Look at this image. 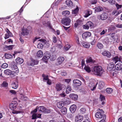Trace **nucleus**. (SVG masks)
<instances>
[{
    "label": "nucleus",
    "mask_w": 122,
    "mask_h": 122,
    "mask_svg": "<svg viewBox=\"0 0 122 122\" xmlns=\"http://www.w3.org/2000/svg\"><path fill=\"white\" fill-rule=\"evenodd\" d=\"M115 68L117 70H121L122 68V64L119 63H118L115 66Z\"/></svg>",
    "instance_id": "22"
},
{
    "label": "nucleus",
    "mask_w": 122,
    "mask_h": 122,
    "mask_svg": "<svg viewBox=\"0 0 122 122\" xmlns=\"http://www.w3.org/2000/svg\"><path fill=\"white\" fill-rule=\"evenodd\" d=\"M97 2V0H92L91 2L92 4H96Z\"/></svg>",
    "instance_id": "59"
},
{
    "label": "nucleus",
    "mask_w": 122,
    "mask_h": 122,
    "mask_svg": "<svg viewBox=\"0 0 122 122\" xmlns=\"http://www.w3.org/2000/svg\"><path fill=\"white\" fill-rule=\"evenodd\" d=\"M69 97L71 99L73 100L76 101L77 99V95L74 93L70 94L69 95Z\"/></svg>",
    "instance_id": "13"
},
{
    "label": "nucleus",
    "mask_w": 122,
    "mask_h": 122,
    "mask_svg": "<svg viewBox=\"0 0 122 122\" xmlns=\"http://www.w3.org/2000/svg\"><path fill=\"white\" fill-rule=\"evenodd\" d=\"M50 56V55L49 54H45V55L43 57L42 59L44 60H46L47 61L49 58Z\"/></svg>",
    "instance_id": "32"
},
{
    "label": "nucleus",
    "mask_w": 122,
    "mask_h": 122,
    "mask_svg": "<svg viewBox=\"0 0 122 122\" xmlns=\"http://www.w3.org/2000/svg\"><path fill=\"white\" fill-rule=\"evenodd\" d=\"M22 112L20 111H17L15 110H13L12 112V113L14 114H17L18 113H20Z\"/></svg>",
    "instance_id": "55"
},
{
    "label": "nucleus",
    "mask_w": 122,
    "mask_h": 122,
    "mask_svg": "<svg viewBox=\"0 0 122 122\" xmlns=\"http://www.w3.org/2000/svg\"><path fill=\"white\" fill-rule=\"evenodd\" d=\"M71 90V86H68L66 88V93L67 94L69 93Z\"/></svg>",
    "instance_id": "41"
},
{
    "label": "nucleus",
    "mask_w": 122,
    "mask_h": 122,
    "mask_svg": "<svg viewBox=\"0 0 122 122\" xmlns=\"http://www.w3.org/2000/svg\"><path fill=\"white\" fill-rule=\"evenodd\" d=\"M83 119V116L79 114L76 116L75 118V121L76 122H80Z\"/></svg>",
    "instance_id": "9"
},
{
    "label": "nucleus",
    "mask_w": 122,
    "mask_h": 122,
    "mask_svg": "<svg viewBox=\"0 0 122 122\" xmlns=\"http://www.w3.org/2000/svg\"><path fill=\"white\" fill-rule=\"evenodd\" d=\"M116 6L117 8V9L118 10L121 8L122 7V5H120L117 4H116Z\"/></svg>",
    "instance_id": "58"
},
{
    "label": "nucleus",
    "mask_w": 122,
    "mask_h": 122,
    "mask_svg": "<svg viewBox=\"0 0 122 122\" xmlns=\"http://www.w3.org/2000/svg\"><path fill=\"white\" fill-rule=\"evenodd\" d=\"M47 81V84L49 85H51V80L49 79Z\"/></svg>",
    "instance_id": "64"
},
{
    "label": "nucleus",
    "mask_w": 122,
    "mask_h": 122,
    "mask_svg": "<svg viewBox=\"0 0 122 122\" xmlns=\"http://www.w3.org/2000/svg\"><path fill=\"white\" fill-rule=\"evenodd\" d=\"M33 63L34 64V65H37L39 63V61L34 60H33Z\"/></svg>",
    "instance_id": "61"
},
{
    "label": "nucleus",
    "mask_w": 122,
    "mask_h": 122,
    "mask_svg": "<svg viewBox=\"0 0 122 122\" xmlns=\"http://www.w3.org/2000/svg\"><path fill=\"white\" fill-rule=\"evenodd\" d=\"M12 87L14 89H16L18 87V83L17 82H14L12 83Z\"/></svg>",
    "instance_id": "30"
},
{
    "label": "nucleus",
    "mask_w": 122,
    "mask_h": 122,
    "mask_svg": "<svg viewBox=\"0 0 122 122\" xmlns=\"http://www.w3.org/2000/svg\"><path fill=\"white\" fill-rule=\"evenodd\" d=\"M8 64L6 63H4L2 64V67L4 68H5L8 66Z\"/></svg>",
    "instance_id": "51"
},
{
    "label": "nucleus",
    "mask_w": 122,
    "mask_h": 122,
    "mask_svg": "<svg viewBox=\"0 0 122 122\" xmlns=\"http://www.w3.org/2000/svg\"><path fill=\"white\" fill-rule=\"evenodd\" d=\"M64 105L63 102H60L57 103V106L58 108H61L63 107Z\"/></svg>",
    "instance_id": "25"
},
{
    "label": "nucleus",
    "mask_w": 122,
    "mask_h": 122,
    "mask_svg": "<svg viewBox=\"0 0 122 122\" xmlns=\"http://www.w3.org/2000/svg\"><path fill=\"white\" fill-rule=\"evenodd\" d=\"M62 15L65 16H67L70 14V12L67 10L63 11L62 12Z\"/></svg>",
    "instance_id": "38"
},
{
    "label": "nucleus",
    "mask_w": 122,
    "mask_h": 122,
    "mask_svg": "<svg viewBox=\"0 0 122 122\" xmlns=\"http://www.w3.org/2000/svg\"><path fill=\"white\" fill-rule=\"evenodd\" d=\"M97 46L98 48L100 49H102L103 47V45L102 44L99 42L98 43L97 45Z\"/></svg>",
    "instance_id": "42"
},
{
    "label": "nucleus",
    "mask_w": 122,
    "mask_h": 122,
    "mask_svg": "<svg viewBox=\"0 0 122 122\" xmlns=\"http://www.w3.org/2000/svg\"><path fill=\"white\" fill-rule=\"evenodd\" d=\"M118 61H119V57L118 56H116L113 57L111 60V61L115 64Z\"/></svg>",
    "instance_id": "20"
},
{
    "label": "nucleus",
    "mask_w": 122,
    "mask_h": 122,
    "mask_svg": "<svg viewBox=\"0 0 122 122\" xmlns=\"http://www.w3.org/2000/svg\"><path fill=\"white\" fill-rule=\"evenodd\" d=\"M27 65L28 66H34V64L33 63V60H32L31 61H29L27 63Z\"/></svg>",
    "instance_id": "46"
},
{
    "label": "nucleus",
    "mask_w": 122,
    "mask_h": 122,
    "mask_svg": "<svg viewBox=\"0 0 122 122\" xmlns=\"http://www.w3.org/2000/svg\"><path fill=\"white\" fill-rule=\"evenodd\" d=\"M83 27L84 29H88L89 28L87 24L84 25Z\"/></svg>",
    "instance_id": "62"
},
{
    "label": "nucleus",
    "mask_w": 122,
    "mask_h": 122,
    "mask_svg": "<svg viewBox=\"0 0 122 122\" xmlns=\"http://www.w3.org/2000/svg\"><path fill=\"white\" fill-rule=\"evenodd\" d=\"M86 61L87 64L94 63L96 62V61L93 59L92 57H89L87 58L86 59Z\"/></svg>",
    "instance_id": "11"
},
{
    "label": "nucleus",
    "mask_w": 122,
    "mask_h": 122,
    "mask_svg": "<svg viewBox=\"0 0 122 122\" xmlns=\"http://www.w3.org/2000/svg\"><path fill=\"white\" fill-rule=\"evenodd\" d=\"M105 85V83L102 81H100L99 83V88L100 89L102 88Z\"/></svg>",
    "instance_id": "26"
},
{
    "label": "nucleus",
    "mask_w": 122,
    "mask_h": 122,
    "mask_svg": "<svg viewBox=\"0 0 122 122\" xmlns=\"http://www.w3.org/2000/svg\"><path fill=\"white\" fill-rule=\"evenodd\" d=\"M18 105V103L16 101H12L10 104L9 107L12 110L15 109Z\"/></svg>",
    "instance_id": "5"
},
{
    "label": "nucleus",
    "mask_w": 122,
    "mask_h": 122,
    "mask_svg": "<svg viewBox=\"0 0 122 122\" xmlns=\"http://www.w3.org/2000/svg\"><path fill=\"white\" fill-rule=\"evenodd\" d=\"M23 59L20 57H18L15 60V61L17 64H20L24 62Z\"/></svg>",
    "instance_id": "21"
},
{
    "label": "nucleus",
    "mask_w": 122,
    "mask_h": 122,
    "mask_svg": "<svg viewBox=\"0 0 122 122\" xmlns=\"http://www.w3.org/2000/svg\"><path fill=\"white\" fill-rule=\"evenodd\" d=\"M76 42L79 45L80 44V43L79 38L78 37V36H77L76 38Z\"/></svg>",
    "instance_id": "60"
},
{
    "label": "nucleus",
    "mask_w": 122,
    "mask_h": 122,
    "mask_svg": "<svg viewBox=\"0 0 122 122\" xmlns=\"http://www.w3.org/2000/svg\"><path fill=\"white\" fill-rule=\"evenodd\" d=\"M107 92L111 94L112 93L113 91V89L111 88H107L106 90Z\"/></svg>",
    "instance_id": "40"
},
{
    "label": "nucleus",
    "mask_w": 122,
    "mask_h": 122,
    "mask_svg": "<svg viewBox=\"0 0 122 122\" xmlns=\"http://www.w3.org/2000/svg\"><path fill=\"white\" fill-rule=\"evenodd\" d=\"M82 44L83 47L86 48H89L90 46L89 43L84 41L82 42Z\"/></svg>",
    "instance_id": "23"
},
{
    "label": "nucleus",
    "mask_w": 122,
    "mask_h": 122,
    "mask_svg": "<svg viewBox=\"0 0 122 122\" xmlns=\"http://www.w3.org/2000/svg\"><path fill=\"white\" fill-rule=\"evenodd\" d=\"M66 3L67 5L68 6H71L72 5L73 3L71 0H66Z\"/></svg>",
    "instance_id": "35"
},
{
    "label": "nucleus",
    "mask_w": 122,
    "mask_h": 122,
    "mask_svg": "<svg viewBox=\"0 0 122 122\" xmlns=\"http://www.w3.org/2000/svg\"><path fill=\"white\" fill-rule=\"evenodd\" d=\"M78 11L79 9L78 7H77L76 9L72 11V13L74 14H76L78 13Z\"/></svg>",
    "instance_id": "47"
},
{
    "label": "nucleus",
    "mask_w": 122,
    "mask_h": 122,
    "mask_svg": "<svg viewBox=\"0 0 122 122\" xmlns=\"http://www.w3.org/2000/svg\"><path fill=\"white\" fill-rule=\"evenodd\" d=\"M71 101L70 100H66L63 102V103L64 105H68L71 103Z\"/></svg>",
    "instance_id": "48"
},
{
    "label": "nucleus",
    "mask_w": 122,
    "mask_h": 122,
    "mask_svg": "<svg viewBox=\"0 0 122 122\" xmlns=\"http://www.w3.org/2000/svg\"><path fill=\"white\" fill-rule=\"evenodd\" d=\"M5 56L6 59H9L12 57V56L10 54L5 53Z\"/></svg>",
    "instance_id": "39"
},
{
    "label": "nucleus",
    "mask_w": 122,
    "mask_h": 122,
    "mask_svg": "<svg viewBox=\"0 0 122 122\" xmlns=\"http://www.w3.org/2000/svg\"><path fill=\"white\" fill-rule=\"evenodd\" d=\"M55 88L56 91L59 92L62 89V86L60 83H57L56 85Z\"/></svg>",
    "instance_id": "16"
},
{
    "label": "nucleus",
    "mask_w": 122,
    "mask_h": 122,
    "mask_svg": "<svg viewBox=\"0 0 122 122\" xmlns=\"http://www.w3.org/2000/svg\"><path fill=\"white\" fill-rule=\"evenodd\" d=\"M86 24L89 27H92L93 25L92 23L90 21L86 23Z\"/></svg>",
    "instance_id": "50"
},
{
    "label": "nucleus",
    "mask_w": 122,
    "mask_h": 122,
    "mask_svg": "<svg viewBox=\"0 0 122 122\" xmlns=\"http://www.w3.org/2000/svg\"><path fill=\"white\" fill-rule=\"evenodd\" d=\"M103 10V9L101 6H98L96 8V10L97 12H99L102 11Z\"/></svg>",
    "instance_id": "43"
},
{
    "label": "nucleus",
    "mask_w": 122,
    "mask_h": 122,
    "mask_svg": "<svg viewBox=\"0 0 122 122\" xmlns=\"http://www.w3.org/2000/svg\"><path fill=\"white\" fill-rule=\"evenodd\" d=\"M64 60V58L60 56L58 57L57 60V62L56 64L58 65L61 64Z\"/></svg>",
    "instance_id": "10"
},
{
    "label": "nucleus",
    "mask_w": 122,
    "mask_h": 122,
    "mask_svg": "<svg viewBox=\"0 0 122 122\" xmlns=\"http://www.w3.org/2000/svg\"><path fill=\"white\" fill-rule=\"evenodd\" d=\"M92 14V11L91 10H87L86 12L84 15V17H87Z\"/></svg>",
    "instance_id": "31"
},
{
    "label": "nucleus",
    "mask_w": 122,
    "mask_h": 122,
    "mask_svg": "<svg viewBox=\"0 0 122 122\" xmlns=\"http://www.w3.org/2000/svg\"><path fill=\"white\" fill-rule=\"evenodd\" d=\"M71 21V19L69 18L62 19L61 20V23L63 25L66 26L70 25Z\"/></svg>",
    "instance_id": "4"
},
{
    "label": "nucleus",
    "mask_w": 122,
    "mask_h": 122,
    "mask_svg": "<svg viewBox=\"0 0 122 122\" xmlns=\"http://www.w3.org/2000/svg\"><path fill=\"white\" fill-rule=\"evenodd\" d=\"M97 83L96 85H95V84L94 83H90L89 86L90 87V90L92 91L94 90L96 88V86L97 84Z\"/></svg>",
    "instance_id": "18"
},
{
    "label": "nucleus",
    "mask_w": 122,
    "mask_h": 122,
    "mask_svg": "<svg viewBox=\"0 0 122 122\" xmlns=\"http://www.w3.org/2000/svg\"><path fill=\"white\" fill-rule=\"evenodd\" d=\"M21 30L22 31L21 33V34L24 36L27 35L29 34L28 30L26 29H25L23 28Z\"/></svg>",
    "instance_id": "17"
},
{
    "label": "nucleus",
    "mask_w": 122,
    "mask_h": 122,
    "mask_svg": "<svg viewBox=\"0 0 122 122\" xmlns=\"http://www.w3.org/2000/svg\"><path fill=\"white\" fill-rule=\"evenodd\" d=\"M10 35L9 34H5V36L4 37V38L5 39H6L7 38H8L9 37V36H10Z\"/></svg>",
    "instance_id": "57"
},
{
    "label": "nucleus",
    "mask_w": 122,
    "mask_h": 122,
    "mask_svg": "<svg viewBox=\"0 0 122 122\" xmlns=\"http://www.w3.org/2000/svg\"><path fill=\"white\" fill-rule=\"evenodd\" d=\"M92 71L98 76H101L103 72L102 67L99 66H95L92 69Z\"/></svg>",
    "instance_id": "1"
},
{
    "label": "nucleus",
    "mask_w": 122,
    "mask_h": 122,
    "mask_svg": "<svg viewBox=\"0 0 122 122\" xmlns=\"http://www.w3.org/2000/svg\"><path fill=\"white\" fill-rule=\"evenodd\" d=\"M107 18V15L105 13H104L101 15H98L97 16L98 19L102 20H106Z\"/></svg>",
    "instance_id": "7"
},
{
    "label": "nucleus",
    "mask_w": 122,
    "mask_h": 122,
    "mask_svg": "<svg viewBox=\"0 0 122 122\" xmlns=\"http://www.w3.org/2000/svg\"><path fill=\"white\" fill-rule=\"evenodd\" d=\"M41 42L39 43L37 45V48L40 49H42L43 47L44 44L45 43L46 41L43 39H41L38 40Z\"/></svg>",
    "instance_id": "6"
},
{
    "label": "nucleus",
    "mask_w": 122,
    "mask_h": 122,
    "mask_svg": "<svg viewBox=\"0 0 122 122\" xmlns=\"http://www.w3.org/2000/svg\"><path fill=\"white\" fill-rule=\"evenodd\" d=\"M61 113L63 114H66L67 112V109L66 108L64 107L61 110Z\"/></svg>",
    "instance_id": "37"
},
{
    "label": "nucleus",
    "mask_w": 122,
    "mask_h": 122,
    "mask_svg": "<svg viewBox=\"0 0 122 122\" xmlns=\"http://www.w3.org/2000/svg\"><path fill=\"white\" fill-rule=\"evenodd\" d=\"M86 111V110L85 108H81L80 110V112L81 113V114H84L85 113Z\"/></svg>",
    "instance_id": "44"
},
{
    "label": "nucleus",
    "mask_w": 122,
    "mask_h": 122,
    "mask_svg": "<svg viewBox=\"0 0 122 122\" xmlns=\"http://www.w3.org/2000/svg\"><path fill=\"white\" fill-rule=\"evenodd\" d=\"M91 33L90 32H86L83 33L82 35V37L83 38H86L90 36Z\"/></svg>",
    "instance_id": "14"
},
{
    "label": "nucleus",
    "mask_w": 122,
    "mask_h": 122,
    "mask_svg": "<svg viewBox=\"0 0 122 122\" xmlns=\"http://www.w3.org/2000/svg\"><path fill=\"white\" fill-rule=\"evenodd\" d=\"M38 110L39 112H44L46 110V108L43 106H40L38 107Z\"/></svg>",
    "instance_id": "24"
},
{
    "label": "nucleus",
    "mask_w": 122,
    "mask_h": 122,
    "mask_svg": "<svg viewBox=\"0 0 122 122\" xmlns=\"http://www.w3.org/2000/svg\"><path fill=\"white\" fill-rule=\"evenodd\" d=\"M21 98L23 101H26L28 99V98L25 96H21Z\"/></svg>",
    "instance_id": "53"
},
{
    "label": "nucleus",
    "mask_w": 122,
    "mask_h": 122,
    "mask_svg": "<svg viewBox=\"0 0 122 122\" xmlns=\"http://www.w3.org/2000/svg\"><path fill=\"white\" fill-rule=\"evenodd\" d=\"M102 54L104 56H106L108 58L110 57L111 56V53L107 51H104L102 52Z\"/></svg>",
    "instance_id": "15"
},
{
    "label": "nucleus",
    "mask_w": 122,
    "mask_h": 122,
    "mask_svg": "<svg viewBox=\"0 0 122 122\" xmlns=\"http://www.w3.org/2000/svg\"><path fill=\"white\" fill-rule=\"evenodd\" d=\"M97 110L98 112H97L95 114V116L96 118L99 119H106V115L103 114L104 112L103 110L98 108Z\"/></svg>",
    "instance_id": "2"
},
{
    "label": "nucleus",
    "mask_w": 122,
    "mask_h": 122,
    "mask_svg": "<svg viewBox=\"0 0 122 122\" xmlns=\"http://www.w3.org/2000/svg\"><path fill=\"white\" fill-rule=\"evenodd\" d=\"M32 119H36L37 117V114L35 113H34L32 115Z\"/></svg>",
    "instance_id": "52"
},
{
    "label": "nucleus",
    "mask_w": 122,
    "mask_h": 122,
    "mask_svg": "<svg viewBox=\"0 0 122 122\" xmlns=\"http://www.w3.org/2000/svg\"><path fill=\"white\" fill-rule=\"evenodd\" d=\"M42 76L43 78V80L44 81H47L49 79L48 78L49 76L48 75L46 76L45 75L43 74L42 75Z\"/></svg>",
    "instance_id": "45"
},
{
    "label": "nucleus",
    "mask_w": 122,
    "mask_h": 122,
    "mask_svg": "<svg viewBox=\"0 0 122 122\" xmlns=\"http://www.w3.org/2000/svg\"><path fill=\"white\" fill-rule=\"evenodd\" d=\"M8 84L6 81H4L2 84H1V86L3 87H6L8 86Z\"/></svg>",
    "instance_id": "49"
},
{
    "label": "nucleus",
    "mask_w": 122,
    "mask_h": 122,
    "mask_svg": "<svg viewBox=\"0 0 122 122\" xmlns=\"http://www.w3.org/2000/svg\"><path fill=\"white\" fill-rule=\"evenodd\" d=\"M76 108V106L75 105H73L71 106L70 108V110L71 112L73 113L75 112Z\"/></svg>",
    "instance_id": "19"
},
{
    "label": "nucleus",
    "mask_w": 122,
    "mask_h": 122,
    "mask_svg": "<svg viewBox=\"0 0 122 122\" xmlns=\"http://www.w3.org/2000/svg\"><path fill=\"white\" fill-rule=\"evenodd\" d=\"M100 99L101 101H102V104L103 105L105 103V102L104 100L105 99V97L102 95H100Z\"/></svg>",
    "instance_id": "27"
},
{
    "label": "nucleus",
    "mask_w": 122,
    "mask_h": 122,
    "mask_svg": "<svg viewBox=\"0 0 122 122\" xmlns=\"http://www.w3.org/2000/svg\"><path fill=\"white\" fill-rule=\"evenodd\" d=\"M84 69L88 72H90L91 71V68L88 66L85 65Z\"/></svg>",
    "instance_id": "33"
},
{
    "label": "nucleus",
    "mask_w": 122,
    "mask_h": 122,
    "mask_svg": "<svg viewBox=\"0 0 122 122\" xmlns=\"http://www.w3.org/2000/svg\"><path fill=\"white\" fill-rule=\"evenodd\" d=\"M4 72L6 75H10L12 74V72L11 70L8 69L5 70Z\"/></svg>",
    "instance_id": "29"
},
{
    "label": "nucleus",
    "mask_w": 122,
    "mask_h": 122,
    "mask_svg": "<svg viewBox=\"0 0 122 122\" xmlns=\"http://www.w3.org/2000/svg\"><path fill=\"white\" fill-rule=\"evenodd\" d=\"M63 81H65V82L66 83L68 84L71 81V79H64Z\"/></svg>",
    "instance_id": "54"
},
{
    "label": "nucleus",
    "mask_w": 122,
    "mask_h": 122,
    "mask_svg": "<svg viewBox=\"0 0 122 122\" xmlns=\"http://www.w3.org/2000/svg\"><path fill=\"white\" fill-rule=\"evenodd\" d=\"M73 83L74 86L75 87H77L80 86L81 84V82L78 79L74 80L73 81Z\"/></svg>",
    "instance_id": "8"
},
{
    "label": "nucleus",
    "mask_w": 122,
    "mask_h": 122,
    "mask_svg": "<svg viewBox=\"0 0 122 122\" xmlns=\"http://www.w3.org/2000/svg\"><path fill=\"white\" fill-rule=\"evenodd\" d=\"M11 69L13 70V72L15 73H17L19 72V69L17 66L14 62L12 63L10 65Z\"/></svg>",
    "instance_id": "3"
},
{
    "label": "nucleus",
    "mask_w": 122,
    "mask_h": 122,
    "mask_svg": "<svg viewBox=\"0 0 122 122\" xmlns=\"http://www.w3.org/2000/svg\"><path fill=\"white\" fill-rule=\"evenodd\" d=\"M108 2L112 5L114 4L115 2L114 0H108Z\"/></svg>",
    "instance_id": "56"
},
{
    "label": "nucleus",
    "mask_w": 122,
    "mask_h": 122,
    "mask_svg": "<svg viewBox=\"0 0 122 122\" xmlns=\"http://www.w3.org/2000/svg\"><path fill=\"white\" fill-rule=\"evenodd\" d=\"M43 55V52L41 50L39 51L37 53V56L38 57H41Z\"/></svg>",
    "instance_id": "28"
},
{
    "label": "nucleus",
    "mask_w": 122,
    "mask_h": 122,
    "mask_svg": "<svg viewBox=\"0 0 122 122\" xmlns=\"http://www.w3.org/2000/svg\"><path fill=\"white\" fill-rule=\"evenodd\" d=\"M6 48L10 50L12 49V45H10L9 46H6Z\"/></svg>",
    "instance_id": "63"
},
{
    "label": "nucleus",
    "mask_w": 122,
    "mask_h": 122,
    "mask_svg": "<svg viewBox=\"0 0 122 122\" xmlns=\"http://www.w3.org/2000/svg\"><path fill=\"white\" fill-rule=\"evenodd\" d=\"M71 46L69 44H67L64 46L63 48V50L65 51H66L68 50L71 47Z\"/></svg>",
    "instance_id": "36"
},
{
    "label": "nucleus",
    "mask_w": 122,
    "mask_h": 122,
    "mask_svg": "<svg viewBox=\"0 0 122 122\" xmlns=\"http://www.w3.org/2000/svg\"><path fill=\"white\" fill-rule=\"evenodd\" d=\"M114 64L111 61V63L109 64L107 67V69L110 71L112 70H113V69L114 68Z\"/></svg>",
    "instance_id": "12"
},
{
    "label": "nucleus",
    "mask_w": 122,
    "mask_h": 122,
    "mask_svg": "<svg viewBox=\"0 0 122 122\" xmlns=\"http://www.w3.org/2000/svg\"><path fill=\"white\" fill-rule=\"evenodd\" d=\"M85 119L83 122H91V120L89 118L87 117V115L85 116Z\"/></svg>",
    "instance_id": "34"
}]
</instances>
